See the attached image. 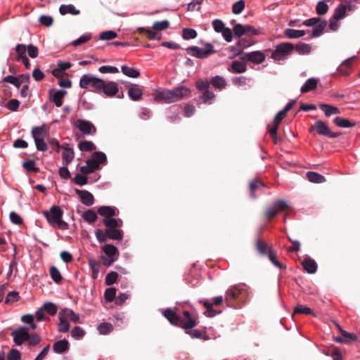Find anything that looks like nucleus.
Returning a JSON list of instances; mask_svg holds the SVG:
<instances>
[{
	"mask_svg": "<svg viewBox=\"0 0 360 360\" xmlns=\"http://www.w3.org/2000/svg\"><path fill=\"white\" fill-rule=\"evenodd\" d=\"M294 314H310L314 316H316L309 307L302 304H299L295 308Z\"/></svg>",
	"mask_w": 360,
	"mask_h": 360,
	"instance_id": "nucleus-50",
	"label": "nucleus"
},
{
	"mask_svg": "<svg viewBox=\"0 0 360 360\" xmlns=\"http://www.w3.org/2000/svg\"><path fill=\"white\" fill-rule=\"evenodd\" d=\"M23 168L28 172H38L39 169L35 166L34 160H28L22 163Z\"/></svg>",
	"mask_w": 360,
	"mask_h": 360,
	"instance_id": "nucleus-55",
	"label": "nucleus"
},
{
	"mask_svg": "<svg viewBox=\"0 0 360 360\" xmlns=\"http://www.w3.org/2000/svg\"><path fill=\"white\" fill-rule=\"evenodd\" d=\"M327 26V21L326 20H321L319 22L314 26L308 39L315 38L320 37Z\"/></svg>",
	"mask_w": 360,
	"mask_h": 360,
	"instance_id": "nucleus-20",
	"label": "nucleus"
},
{
	"mask_svg": "<svg viewBox=\"0 0 360 360\" xmlns=\"http://www.w3.org/2000/svg\"><path fill=\"white\" fill-rule=\"evenodd\" d=\"M42 309L51 316L55 315L58 311L56 305L54 303L49 302L44 303Z\"/></svg>",
	"mask_w": 360,
	"mask_h": 360,
	"instance_id": "nucleus-52",
	"label": "nucleus"
},
{
	"mask_svg": "<svg viewBox=\"0 0 360 360\" xmlns=\"http://www.w3.org/2000/svg\"><path fill=\"white\" fill-rule=\"evenodd\" d=\"M98 330L101 335H107L112 331L113 326L109 323H102L98 326Z\"/></svg>",
	"mask_w": 360,
	"mask_h": 360,
	"instance_id": "nucleus-56",
	"label": "nucleus"
},
{
	"mask_svg": "<svg viewBox=\"0 0 360 360\" xmlns=\"http://www.w3.org/2000/svg\"><path fill=\"white\" fill-rule=\"evenodd\" d=\"M48 134V130L45 125H41L39 127H34L32 129V136L34 140L37 139H45Z\"/></svg>",
	"mask_w": 360,
	"mask_h": 360,
	"instance_id": "nucleus-22",
	"label": "nucleus"
},
{
	"mask_svg": "<svg viewBox=\"0 0 360 360\" xmlns=\"http://www.w3.org/2000/svg\"><path fill=\"white\" fill-rule=\"evenodd\" d=\"M255 249L261 255H266L269 250L271 249L263 240L258 238L255 241Z\"/></svg>",
	"mask_w": 360,
	"mask_h": 360,
	"instance_id": "nucleus-30",
	"label": "nucleus"
},
{
	"mask_svg": "<svg viewBox=\"0 0 360 360\" xmlns=\"http://www.w3.org/2000/svg\"><path fill=\"white\" fill-rule=\"evenodd\" d=\"M97 212L104 219L112 217L117 214L116 207L111 206H101L98 208Z\"/></svg>",
	"mask_w": 360,
	"mask_h": 360,
	"instance_id": "nucleus-19",
	"label": "nucleus"
},
{
	"mask_svg": "<svg viewBox=\"0 0 360 360\" xmlns=\"http://www.w3.org/2000/svg\"><path fill=\"white\" fill-rule=\"evenodd\" d=\"M304 269L309 274H314L317 270V264L316 262L310 257L305 258L302 262Z\"/></svg>",
	"mask_w": 360,
	"mask_h": 360,
	"instance_id": "nucleus-23",
	"label": "nucleus"
},
{
	"mask_svg": "<svg viewBox=\"0 0 360 360\" xmlns=\"http://www.w3.org/2000/svg\"><path fill=\"white\" fill-rule=\"evenodd\" d=\"M186 333L188 334L192 338H202L206 340V334L205 332L195 329V330H186Z\"/></svg>",
	"mask_w": 360,
	"mask_h": 360,
	"instance_id": "nucleus-51",
	"label": "nucleus"
},
{
	"mask_svg": "<svg viewBox=\"0 0 360 360\" xmlns=\"http://www.w3.org/2000/svg\"><path fill=\"white\" fill-rule=\"evenodd\" d=\"M41 340L38 334L35 333L30 334L29 333V338L27 339V342L29 346H36L40 343Z\"/></svg>",
	"mask_w": 360,
	"mask_h": 360,
	"instance_id": "nucleus-53",
	"label": "nucleus"
},
{
	"mask_svg": "<svg viewBox=\"0 0 360 360\" xmlns=\"http://www.w3.org/2000/svg\"><path fill=\"white\" fill-rule=\"evenodd\" d=\"M333 123L339 127L349 128L355 125L354 122H352L348 119L342 118L340 117H336L333 120Z\"/></svg>",
	"mask_w": 360,
	"mask_h": 360,
	"instance_id": "nucleus-39",
	"label": "nucleus"
},
{
	"mask_svg": "<svg viewBox=\"0 0 360 360\" xmlns=\"http://www.w3.org/2000/svg\"><path fill=\"white\" fill-rule=\"evenodd\" d=\"M214 97L215 95L212 91L207 90L204 91L202 95L200 96V100L202 101L203 103L210 104L214 98Z\"/></svg>",
	"mask_w": 360,
	"mask_h": 360,
	"instance_id": "nucleus-60",
	"label": "nucleus"
},
{
	"mask_svg": "<svg viewBox=\"0 0 360 360\" xmlns=\"http://www.w3.org/2000/svg\"><path fill=\"white\" fill-rule=\"evenodd\" d=\"M306 34L304 30H298L288 28L284 31V35L288 39H298Z\"/></svg>",
	"mask_w": 360,
	"mask_h": 360,
	"instance_id": "nucleus-35",
	"label": "nucleus"
},
{
	"mask_svg": "<svg viewBox=\"0 0 360 360\" xmlns=\"http://www.w3.org/2000/svg\"><path fill=\"white\" fill-rule=\"evenodd\" d=\"M67 91L65 90L54 91V89L50 90L51 100L57 107H60L63 105V98Z\"/></svg>",
	"mask_w": 360,
	"mask_h": 360,
	"instance_id": "nucleus-18",
	"label": "nucleus"
},
{
	"mask_svg": "<svg viewBox=\"0 0 360 360\" xmlns=\"http://www.w3.org/2000/svg\"><path fill=\"white\" fill-rule=\"evenodd\" d=\"M347 9H352V6H345L343 4L339 5L334 11L333 15L335 19L342 20L345 17Z\"/></svg>",
	"mask_w": 360,
	"mask_h": 360,
	"instance_id": "nucleus-26",
	"label": "nucleus"
},
{
	"mask_svg": "<svg viewBox=\"0 0 360 360\" xmlns=\"http://www.w3.org/2000/svg\"><path fill=\"white\" fill-rule=\"evenodd\" d=\"M182 37L186 40L193 39L197 37V32L191 28H184Z\"/></svg>",
	"mask_w": 360,
	"mask_h": 360,
	"instance_id": "nucleus-54",
	"label": "nucleus"
},
{
	"mask_svg": "<svg viewBox=\"0 0 360 360\" xmlns=\"http://www.w3.org/2000/svg\"><path fill=\"white\" fill-rule=\"evenodd\" d=\"M317 84L318 79L315 78H309L305 82V83L301 87L300 91L302 94H305L310 91H312L316 88Z\"/></svg>",
	"mask_w": 360,
	"mask_h": 360,
	"instance_id": "nucleus-29",
	"label": "nucleus"
},
{
	"mask_svg": "<svg viewBox=\"0 0 360 360\" xmlns=\"http://www.w3.org/2000/svg\"><path fill=\"white\" fill-rule=\"evenodd\" d=\"M11 336L16 345H21L24 342H27V339L29 338V328L25 326L20 327L12 331Z\"/></svg>",
	"mask_w": 360,
	"mask_h": 360,
	"instance_id": "nucleus-11",
	"label": "nucleus"
},
{
	"mask_svg": "<svg viewBox=\"0 0 360 360\" xmlns=\"http://www.w3.org/2000/svg\"><path fill=\"white\" fill-rule=\"evenodd\" d=\"M107 162V157L105 154L101 151L94 152L91 155V158L89 159V163H91L96 169H98L101 164Z\"/></svg>",
	"mask_w": 360,
	"mask_h": 360,
	"instance_id": "nucleus-16",
	"label": "nucleus"
},
{
	"mask_svg": "<svg viewBox=\"0 0 360 360\" xmlns=\"http://www.w3.org/2000/svg\"><path fill=\"white\" fill-rule=\"evenodd\" d=\"M356 58V56H352L344 60L338 68L339 75L348 76L352 70V62Z\"/></svg>",
	"mask_w": 360,
	"mask_h": 360,
	"instance_id": "nucleus-15",
	"label": "nucleus"
},
{
	"mask_svg": "<svg viewBox=\"0 0 360 360\" xmlns=\"http://www.w3.org/2000/svg\"><path fill=\"white\" fill-rule=\"evenodd\" d=\"M224 300V298H223L222 296H217L213 299L212 302H210L207 300H200V302L202 304L206 309V311L204 314L208 317H213L221 313V311L214 309L213 306L221 305Z\"/></svg>",
	"mask_w": 360,
	"mask_h": 360,
	"instance_id": "nucleus-10",
	"label": "nucleus"
},
{
	"mask_svg": "<svg viewBox=\"0 0 360 360\" xmlns=\"http://www.w3.org/2000/svg\"><path fill=\"white\" fill-rule=\"evenodd\" d=\"M76 193L79 197L82 204L86 206H91L94 203V197L91 193L86 190L75 189Z\"/></svg>",
	"mask_w": 360,
	"mask_h": 360,
	"instance_id": "nucleus-17",
	"label": "nucleus"
},
{
	"mask_svg": "<svg viewBox=\"0 0 360 360\" xmlns=\"http://www.w3.org/2000/svg\"><path fill=\"white\" fill-rule=\"evenodd\" d=\"M103 223L106 226V229L118 228L122 226V219H115L113 217L103 219Z\"/></svg>",
	"mask_w": 360,
	"mask_h": 360,
	"instance_id": "nucleus-33",
	"label": "nucleus"
},
{
	"mask_svg": "<svg viewBox=\"0 0 360 360\" xmlns=\"http://www.w3.org/2000/svg\"><path fill=\"white\" fill-rule=\"evenodd\" d=\"M59 314H62L66 320L68 319L74 323H77L79 321V315L70 309L65 308L62 309Z\"/></svg>",
	"mask_w": 360,
	"mask_h": 360,
	"instance_id": "nucleus-27",
	"label": "nucleus"
},
{
	"mask_svg": "<svg viewBox=\"0 0 360 360\" xmlns=\"http://www.w3.org/2000/svg\"><path fill=\"white\" fill-rule=\"evenodd\" d=\"M59 12L62 15L68 13L76 15L80 13L79 10L77 9L72 4H63L59 7Z\"/></svg>",
	"mask_w": 360,
	"mask_h": 360,
	"instance_id": "nucleus-32",
	"label": "nucleus"
},
{
	"mask_svg": "<svg viewBox=\"0 0 360 360\" xmlns=\"http://www.w3.org/2000/svg\"><path fill=\"white\" fill-rule=\"evenodd\" d=\"M306 177L312 183L320 184L326 181V178L323 175L315 172H307Z\"/></svg>",
	"mask_w": 360,
	"mask_h": 360,
	"instance_id": "nucleus-34",
	"label": "nucleus"
},
{
	"mask_svg": "<svg viewBox=\"0 0 360 360\" xmlns=\"http://www.w3.org/2000/svg\"><path fill=\"white\" fill-rule=\"evenodd\" d=\"M20 299L19 293L16 291H11L8 293V295L6 297L4 304H10L12 303H14L17 301H18Z\"/></svg>",
	"mask_w": 360,
	"mask_h": 360,
	"instance_id": "nucleus-49",
	"label": "nucleus"
},
{
	"mask_svg": "<svg viewBox=\"0 0 360 360\" xmlns=\"http://www.w3.org/2000/svg\"><path fill=\"white\" fill-rule=\"evenodd\" d=\"M69 349H70V343L65 339L56 341L53 345V350L55 353H57V354L65 353V352H68L69 350Z\"/></svg>",
	"mask_w": 360,
	"mask_h": 360,
	"instance_id": "nucleus-21",
	"label": "nucleus"
},
{
	"mask_svg": "<svg viewBox=\"0 0 360 360\" xmlns=\"http://www.w3.org/2000/svg\"><path fill=\"white\" fill-rule=\"evenodd\" d=\"M63 214V210L58 205H53L49 211L44 212V217L52 226L66 230L68 224L62 219Z\"/></svg>",
	"mask_w": 360,
	"mask_h": 360,
	"instance_id": "nucleus-4",
	"label": "nucleus"
},
{
	"mask_svg": "<svg viewBox=\"0 0 360 360\" xmlns=\"http://www.w3.org/2000/svg\"><path fill=\"white\" fill-rule=\"evenodd\" d=\"M77 127L78 129L84 134H94L96 132V129L94 125L88 120H79L77 121Z\"/></svg>",
	"mask_w": 360,
	"mask_h": 360,
	"instance_id": "nucleus-14",
	"label": "nucleus"
},
{
	"mask_svg": "<svg viewBox=\"0 0 360 360\" xmlns=\"http://www.w3.org/2000/svg\"><path fill=\"white\" fill-rule=\"evenodd\" d=\"M265 184L259 179H255L250 182L249 188L252 197H255V192L259 189L260 187H264Z\"/></svg>",
	"mask_w": 360,
	"mask_h": 360,
	"instance_id": "nucleus-43",
	"label": "nucleus"
},
{
	"mask_svg": "<svg viewBox=\"0 0 360 360\" xmlns=\"http://www.w3.org/2000/svg\"><path fill=\"white\" fill-rule=\"evenodd\" d=\"M295 49L299 54H309L311 51V46L305 43H298L295 46Z\"/></svg>",
	"mask_w": 360,
	"mask_h": 360,
	"instance_id": "nucleus-46",
	"label": "nucleus"
},
{
	"mask_svg": "<svg viewBox=\"0 0 360 360\" xmlns=\"http://www.w3.org/2000/svg\"><path fill=\"white\" fill-rule=\"evenodd\" d=\"M104 297L108 302H112L116 297V289L115 288H107L105 291Z\"/></svg>",
	"mask_w": 360,
	"mask_h": 360,
	"instance_id": "nucleus-64",
	"label": "nucleus"
},
{
	"mask_svg": "<svg viewBox=\"0 0 360 360\" xmlns=\"http://www.w3.org/2000/svg\"><path fill=\"white\" fill-rule=\"evenodd\" d=\"M121 70L124 75L129 77L137 78L140 76V72L139 70L134 68L128 67L127 65H122L121 67Z\"/></svg>",
	"mask_w": 360,
	"mask_h": 360,
	"instance_id": "nucleus-41",
	"label": "nucleus"
},
{
	"mask_svg": "<svg viewBox=\"0 0 360 360\" xmlns=\"http://www.w3.org/2000/svg\"><path fill=\"white\" fill-rule=\"evenodd\" d=\"M102 251L105 254V257L117 258L119 255L117 248L112 244H105L102 247Z\"/></svg>",
	"mask_w": 360,
	"mask_h": 360,
	"instance_id": "nucleus-24",
	"label": "nucleus"
},
{
	"mask_svg": "<svg viewBox=\"0 0 360 360\" xmlns=\"http://www.w3.org/2000/svg\"><path fill=\"white\" fill-rule=\"evenodd\" d=\"M245 3L243 0L235 2L232 6V11L234 14H240L245 8Z\"/></svg>",
	"mask_w": 360,
	"mask_h": 360,
	"instance_id": "nucleus-61",
	"label": "nucleus"
},
{
	"mask_svg": "<svg viewBox=\"0 0 360 360\" xmlns=\"http://www.w3.org/2000/svg\"><path fill=\"white\" fill-rule=\"evenodd\" d=\"M328 11V6L324 1H320L317 3L316 6V12L319 15H325Z\"/></svg>",
	"mask_w": 360,
	"mask_h": 360,
	"instance_id": "nucleus-57",
	"label": "nucleus"
},
{
	"mask_svg": "<svg viewBox=\"0 0 360 360\" xmlns=\"http://www.w3.org/2000/svg\"><path fill=\"white\" fill-rule=\"evenodd\" d=\"M79 86L82 89L93 87L99 92H103L107 97H113L118 93V86L115 82L106 83L104 80L95 77L91 74L84 75L79 80Z\"/></svg>",
	"mask_w": 360,
	"mask_h": 360,
	"instance_id": "nucleus-1",
	"label": "nucleus"
},
{
	"mask_svg": "<svg viewBox=\"0 0 360 360\" xmlns=\"http://www.w3.org/2000/svg\"><path fill=\"white\" fill-rule=\"evenodd\" d=\"M339 331L342 336L344 338V343H351L352 342L356 341L358 339V337L354 333H349L345 330H343L339 325H337Z\"/></svg>",
	"mask_w": 360,
	"mask_h": 360,
	"instance_id": "nucleus-36",
	"label": "nucleus"
},
{
	"mask_svg": "<svg viewBox=\"0 0 360 360\" xmlns=\"http://www.w3.org/2000/svg\"><path fill=\"white\" fill-rule=\"evenodd\" d=\"M50 275L53 281L56 283H60L62 276L59 270L56 266H51L50 268Z\"/></svg>",
	"mask_w": 360,
	"mask_h": 360,
	"instance_id": "nucleus-59",
	"label": "nucleus"
},
{
	"mask_svg": "<svg viewBox=\"0 0 360 360\" xmlns=\"http://www.w3.org/2000/svg\"><path fill=\"white\" fill-rule=\"evenodd\" d=\"M186 51L190 55L198 58H205L216 52L214 46L211 43H207L205 48H200L195 46H189L186 49Z\"/></svg>",
	"mask_w": 360,
	"mask_h": 360,
	"instance_id": "nucleus-8",
	"label": "nucleus"
},
{
	"mask_svg": "<svg viewBox=\"0 0 360 360\" xmlns=\"http://www.w3.org/2000/svg\"><path fill=\"white\" fill-rule=\"evenodd\" d=\"M153 96L158 103H172L188 98L191 96V91L185 86H181L172 90H156Z\"/></svg>",
	"mask_w": 360,
	"mask_h": 360,
	"instance_id": "nucleus-2",
	"label": "nucleus"
},
{
	"mask_svg": "<svg viewBox=\"0 0 360 360\" xmlns=\"http://www.w3.org/2000/svg\"><path fill=\"white\" fill-rule=\"evenodd\" d=\"M265 55L259 51L245 53L240 56V59L245 62L250 61L255 64H260L265 60Z\"/></svg>",
	"mask_w": 360,
	"mask_h": 360,
	"instance_id": "nucleus-12",
	"label": "nucleus"
},
{
	"mask_svg": "<svg viewBox=\"0 0 360 360\" xmlns=\"http://www.w3.org/2000/svg\"><path fill=\"white\" fill-rule=\"evenodd\" d=\"M137 31L140 34L146 35L150 40L160 39V37H158V34L151 30L145 27H139Z\"/></svg>",
	"mask_w": 360,
	"mask_h": 360,
	"instance_id": "nucleus-40",
	"label": "nucleus"
},
{
	"mask_svg": "<svg viewBox=\"0 0 360 360\" xmlns=\"http://www.w3.org/2000/svg\"><path fill=\"white\" fill-rule=\"evenodd\" d=\"M89 265L92 270L91 277L93 279H96L99 273L100 264L96 259L91 258L89 259Z\"/></svg>",
	"mask_w": 360,
	"mask_h": 360,
	"instance_id": "nucleus-45",
	"label": "nucleus"
},
{
	"mask_svg": "<svg viewBox=\"0 0 360 360\" xmlns=\"http://www.w3.org/2000/svg\"><path fill=\"white\" fill-rule=\"evenodd\" d=\"M295 48L292 43L283 42L278 44L271 53V58L275 60L285 59L294 51Z\"/></svg>",
	"mask_w": 360,
	"mask_h": 360,
	"instance_id": "nucleus-7",
	"label": "nucleus"
},
{
	"mask_svg": "<svg viewBox=\"0 0 360 360\" xmlns=\"http://www.w3.org/2000/svg\"><path fill=\"white\" fill-rule=\"evenodd\" d=\"M210 84H212V85L215 89H217L219 90L225 89L226 86H227L226 79L223 77L219 76V75L213 77L211 79Z\"/></svg>",
	"mask_w": 360,
	"mask_h": 360,
	"instance_id": "nucleus-28",
	"label": "nucleus"
},
{
	"mask_svg": "<svg viewBox=\"0 0 360 360\" xmlns=\"http://www.w3.org/2000/svg\"><path fill=\"white\" fill-rule=\"evenodd\" d=\"M59 322L58 323V330L60 333H67L70 329V323L64 317V316L58 313Z\"/></svg>",
	"mask_w": 360,
	"mask_h": 360,
	"instance_id": "nucleus-38",
	"label": "nucleus"
},
{
	"mask_svg": "<svg viewBox=\"0 0 360 360\" xmlns=\"http://www.w3.org/2000/svg\"><path fill=\"white\" fill-rule=\"evenodd\" d=\"M169 26L168 20L157 21L153 23V29L155 31H162L167 30Z\"/></svg>",
	"mask_w": 360,
	"mask_h": 360,
	"instance_id": "nucleus-58",
	"label": "nucleus"
},
{
	"mask_svg": "<svg viewBox=\"0 0 360 360\" xmlns=\"http://www.w3.org/2000/svg\"><path fill=\"white\" fill-rule=\"evenodd\" d=\"M309 131L310 133L316 132L318 135L326 136L329 138H337L342 134L341 132H332L328 124L321 120L315 122L310 127Z\"/></svg>",
	"mask_w": 360,
	"mask_h": 360,
	"instance_id": "nucleus-6",
	"label": "nucleus"
},
{
	"mask_svg": "<svg viewBox=\"0 0 360 360\" xmlns=\"http://www.w3.org/2000/svg\"><path fill=\"white\" fill-rule=\"evenodd\" d=\"M125 86L128 88V95L130 98L133 101H139L141 100L143 92L139 86L136 84H131L129 82H126L124 84Z\"/></svg>",
	"mask_w": 360,
	"mask_h": 360,
	"instance_id": "nucleus-13",
	"label": "nucleus"
},
{
	"mask_svg": "<svg viewBox=\"0 0 360 360\" xmlns=\"http://www.w3.org/2000/svg\"><path fill=\"white\" fill-rule=\"evenodd\" d=\"M75 153L73 149H66V151H63L62 153L63 165L67 166L74 159Z\"/></svg>",
	"mask_w": 360,
	"mask_h": 360,
	"instance_id": "nucleus-44",
	"label": "nucleus"
},
{
	"mask_svg": "<svg viewBox=\"0 0 360 360\" xmlns=\"http://www.w3.org/2000/svg\"><path fill=\"white\" fill-rule=\"evenodd\" d=\"M320 108L324 111L326 117H330L332 115L340 114V111L338 107L332 106L328 104L321 103L319 105Z\"/></svg>",
	"mask_w": 360,
	"mask_h": 360,
	"instance_id": "nucleus-37",
	"label": "nucleus"
},
{
	"mask_svg": "<svg viewBox=\"0 0 360 360\" xmlns=\"http://www.w3.org/2000/svg\"><path fill=\"white\" fill-rule=\"evenodd\" d=\"M288 205L285 200H279L276 201L271 206L267 207L264 211V216L267 221H270L278 213L287 210Z\"/></svg>",
	"mask_w": 360,
	"mask_h": 360,
	"instance_id": "nucleus-9",
	"label": "nucleus"
},
{
	"mask_svg": "<svg viewBox=\"0 0 360 360\" xmlns=\"http://www.w3.org/2000/svg\"><path fill=\"white\" fill-rule=\"evenodd\" d=\"M82 217L89 224H94L98 219L96 213L91 210L85 211Z\"/></svg>",
	"mask_w": 360,
	"mask_h": 360,
	"instance_id": "nucleus-48",
	"label": "nucleus"
},
{
	"mask_svg": "<svg viewBox=\"0 0 360 360\" xmlns=\"http://www.w3.org/2000/svg\"><path fill=\"white\" fill-rule=\"evenodd\" d=\"M118 278V274L115 271H110L108 273L105 278V283L107 285L114 284Z\"/></svg>",
	"mask_w": 360,
	"mask_h": 360,
	"instance_id": "nucleus-63",
	"label": "nucleus"
},
{
	"mask_svg": "<svg viewBox=\"0 0 360 360\" xmlns=\"http://www.w3.org/2000/svg\"><path fill=\"white\" fill-rule=\"evenodd\" d=\"M26 51L27 46L22 44H18L15 46V52L16 57L15 59L17 61L20 62L22 59H23L26 56Z\"/></svg>",
	"mask_w": 360,
	"mask_h": 360,
	"instance_id": "nucleus-42",
	"label": "nucleus"
},
{
	"mask_svg": "<svg viewBox=\"0 0 360 360\" xmlns=\"http://www.w3.org/2000/svg\"><path fill=\"white\" fill-rule=\"evenodd\" d=\"M72 337L76 340H79L82 338L84 335V330L79 326H75L71 330Z\"/></svg>",
	"mask_w": 360,
	"mask_h": 360,
	"instance_id": "nucleus-62",
	"label": "nucleus"
},
{
	"mask_svg": "<svg viewBox=\"0 0 360 360\" xmlns=\"http://www.w3.org/2000/svg\"><path fill=\"white\" fill-rule=\"evenodd\" d=\"M246 296L245 290L240 285H231L225 292L224 302L227 307H236L238 301H241Z\"/></svg>",
	"mask_w": 360,
	"mask_h": 360,
	"instance_id": "nucleus-5",
	"label": "nucleus"
},
{
	"mask_svg": "<svg viewBox=\"0 0 360 360\" xmlns=\"http://www.w3.org/2000/svg\"><path fill=\"white\" fill-rule=\"evenodd\" d=\"M78 148L82 151H93L96 150V147L94 143L89 141H82L78 144Z\"/></svg>",
	"mask_w": 360,
	"mask_h": 360,
	"instance_id": "nucleus-47",
	"label": "nucleus"
},
{
	"mask_svg": "<svg viewBox=\"0 0 360 360\" xmlns=\"http://www.w3.org/2000/svg\"><path fill=\"white\" fill-rule=\"evenodd\" d=\"M163 315L172 325L183 328L185 330L192 329L198 325V321L191 316L188 311H183V318L172 309H165Z\"/></svg>",
	"mask_w": 360,
	"mask_h": 360,
	"instance_id": "nucleus-3",
	"label": "nucleus"
},
{
	"mask_svg": "<svg viewBox=\"0 0 360 360\" xmlns=\"http://www.w3.org/2000/svg\"><path fill=\"white\" fill-rule=\"evenodd\" d=\"M228 70L234 73H243L247 70V66L245 63L234 60L232 62L231 67L228 68Z\"/></svg>",
	"mask_w": 360,
	"mask_h": 360,
	"instance_id": "nucleus-25",
	"label": "nucleus"
},
{
	"mask_svg": "<svg viewBox=\"0 0 360 360\" xmlns=\"http://www.w3.org/2000/svg\"><path fill=\"white\" fill-rule=\"evenodd\" d=\"M106 235L111 240H121L123 238V231L117 228L106 229Z\"/></svg>",
	"mask_w": 360,
	"mask_h": 360,
	"instance_id": "nucleus-31",
	"label": "nucleus"
}]
</instances>
